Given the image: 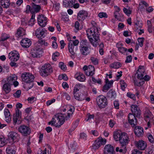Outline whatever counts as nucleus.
I'll return each instance as SVG.
<instances>
[{"label": "nucleus", "mask_w": 154, "mask_h": 154, "mask_svg": "<svg viewBox=\"0 0 154 154\" xmlns=\"http://www.w3.org/2000/svg\"><path fill=\"white\" fill-rule=\"evenodd\" d=\"M86 32L87 36L91 43L94 46L96 47L100 42L98 29L94 26L88 29Z\"/></svg>", "instance_id": "nucleus-1"}, {"label": "nucleus", "mask_w": 154, "mask_h": 154, "mask_svg": "<svg viewBox=\"0 0 154 154\" xmlns=\"http://www.w3.org/2000/svg\"><path fill=\"white\" fill-rule=\"evenodd\" d=\"M65 122V117L62 114H58L55 115L52 120L48 122L49 125L55 126L56 127L59 128Z\"/></svg>", "instance_id": "nucleus-2"}, {"label": "nucleus", "mask_w": 154, "mask_h": 154, "mask_svg": "<svg viewBox=\"0 0 154 154\" xmlns=\"http://www.w3.org/2000/svg\"><path fill=\"white\" fill-rule=\"evenodd\" d=\"M96 103L99 108L103 109L106 107L108 102L107 98L103 95L98 97L96 98Z\"/></svg>", "instance_id": "nucleus-3"}, {"label": "nucleus", "mask_w": 154, "mask_h": 154, "mask_svg": "<svg viewBox=\"0 0 154 154\" xmlns=\"http://www.w3.org/2000/svg\"><path fill=\"white\" fill-rule=\"evenodd\" d=\"M53 72L52 67L49 64H45L42 66L40 74L42 76H47Z\"/></svg>", "instance_id": "nucleus-4"}, {"label": "nucleus", "mask_w": 154, "mask_h": 154, "mask_svg": "<svg viewBox=\"0 0 154 154\" xmlns=\"http://www.w3.org/2000/svg\"><path fill=\"white\" fill-rule=\"evenodd\" d=\"M106 141L105 139H103L101 137H99L95 140L94 143L92 145V149L94 150L98 149L101 145L105 144Z\"/></svg>", "instance_id": "nucleus-5"}, {"label": "nucleus", "mask_w": 154, "mask_h": 154, "mask_svg": "<svg viewBox=\"0 0 154 154\" xmlns=\"http://www.w3.org/2000/svg\"><path fill=\"white\" fill-rule=\"evenodd\" d=\"M79 43V41L78 40H75L74 41L70 40L69 43L68 48L69 52L72 56L74 55L75 54V51L76 49H74L75 46H76L78 45Z\"/></svg>", "instance_id": "nucleus-6"}, {"label": "nucleus", "mask_w": 154, "mask_h": 154, "mask_svg": "<svg viewBox=\"0 0 154 154\" xmlns=\"http://www.w3.org/2000/svg\"><path fill=\"white\" fill-rule=\"evenodd\" d=\"M22 80L26 83H30V82H33L34 76L32 74L29 73L24 72L21 75Z\"/></svg>", "instance_id": "nucleus-7"}, {"label": "nucleus", "mask_w": 154, "mask_h": 154, "mask_svg": "<svg viewBox=\"0 0 154 154\" xmlns=\"http://www.w3.org/2000/svg\"><path fill=\"white\" fill-rule=\"evenodd\" d=\"M18 131L22 134L25 136H26L30 134L31 132L29 128L25 125H22L18 128Z\"/></svg>", "instance_id": "nucleus-8"}, {"label": "nucleus", "mask_w": 154, "mask_h": 154, "mask_svg": "<svg viewBox=\"0 0 154 154\" xmlns=\"http://www.w3.org/2000/svg\"><path fill=\"white\" fill-rule=\"evenodd\" d=\"M131 110L133 115L135 117H139L141 115V110L139 107L136 105H132L131 106Z\"/></svg>", "instance_id": "nucleus-9"}, {"label": "nucleus", "mask_w": 154, "mask_h": 154, "mask_svg": "<svg viewBox=\"0 0 154 154\" xmlns=\"http://www.w3.org/2000/svg\"><path fill=\"white\" fill-rule=\"evenodd\" d=\"M46 31L45 29L39 27L36 30L35 34L38 38H42L45 37L46 34Z\"/></svg>", "instance_id": "nucleus-10"}, {"label": "nucleus", "mask_w": 154, "mask_h": 154, "mask_svg": "<svg viewBox=\"0 0 154 154\" xmlns=\"http://www.w3.org/2000/svg\"><path fill=\"white\" fill-rule=\"evenodd\" d=\"M19 54L16 51H12L8 54V58L11 61H17L19 60Z\"/></svg>", "instance_id": "nucleus-11"}, {"label": "nucleus", "mask_w": 154, "mask_h": 154, "mask_svg": "<svg viewBox=\"0 0 154 154\" xmlns=\"http://www.w3.org/2000/svg\"><path fill=\"white\" fill-rule=\"evenodd\" d=\"M38 24L41 27H45L47 22V18L43 15H39L38 17Z\"/></svg>", "instance_id": "nucleus-12"}, {"label": "nucleus", "mask_w": 154, "mask_h": 154, "mask_svg": "<svg viewBox=\"0 0 154 154\" xmlns=\"http://www.w3.org/2000/svg\"><path fill=\"white\" fill-rule=\"evenodd\" d=\"M42 53L43 51L40 48H34L32 50L31 54L32 57L35 58L40 57L42 56Z\"/></svg>", "instance_id": "nucleus-13"}, {"label": "nucleus", "mask_w": 154, "mask_h": 154, "mask_svg": "<svg viewBox=\"0 0 154 154\" xmlns=\"http://www.w3.org/2000/svg\"><path fill=\"white\" fill-rule=\"evenodd\" d=\"M88 12L84 10H81L78 13L77 19L79 21H82L88 17Z\"/></svg>", "instance_id": "nucleus-14"}, {"label": "nucleus", "mask_w": 154, "mask_h": 154, "mask_svg": "<svg viewBox=\"0 0 154 154\" xmlns=\"http://www.w3.org/2000/svg\"><path fill=\"white\" fill-rule=\"evenodd\" d=\"M120 144H122L123 146L127 145L129 141V139L127 133H123V135L119 140Z\"/></svg>", "instance_id": "nucleus-15"}, {"label": "nucleus", "mask_w": 154, "mask_h": 154, "mask_svg": "<svg viewBox=\"0 0 154 154\" xmlns=\"http://www.w3.org/2000/svg\"><path fill=\"white\" fill-rule=\"evenodd\" d=\"M128 120L129 123L132 127H134L137 125V119L132 113L128 115Z\"/></svg>", "instance_id": "nucleus-16"}, {"label": "nucleus", "mask_w": 154, "mask_h": 154, "mask_svg": "<svg viewBox=\"0 0 154 154\" xmlns=\"http://www.w3.org/2000/svg\"><path fill=\"white\" fill-rule=\"evenodd\" d=\"M114 151V148L111 145H106L104 148V154H113Z\"/></svg>", "instance_id": "nucleus-17"}, {"label": "nucleus", "mask_w": 154, "mask_h": 154, "mask_svg": "<svg viewBox=\"0 0 154 154\" xmlns=\"http://www.w3.org/2000/svg\"><path fill=\"white\" fill-rule=\"evenodd\" d=\"M105 83V85L103 86V91L104 92L107 91L112 87L113 81L112 80L109 81L107 78L106 79Z\"/></svg>", "instance_id": "nucleus-18"}, {"label": "nucleus", "mask_w": 154, "mask_h": 154, "mask_svg": "<svg viewBox=\"0 0 154 154\" xmlns=\"http://www.w3.org/2000/svg\"><path fill=\"white\" fill-rule=\"evenodd\" d=\"M21 44L23 47L28 48L31 45V42L30 39L27 38H25L21 40Z\"/></svg>", "instance_id": "nucleus-19"}, {"label": "nucleus", "mask_w": 154, "mask_h": 154, "mask_svg": "<svg viewBox=\"0 0 154 154\" xmlns=\"http://www.w3.org/2000/svg\"><path fill=\"white\" fill-rule=\"evenodd\" d=\"M135 144L138 149L142 150L144 149L146 146V142L142 140H140L137 142H135Z\"/></svg>", "instance_id": "nucleus-20"}, {"label": "nucleus", "mask_w": 154, "mask_h": 154, "mask_svg": "<svg viewBox=\"0 0 154 154\" xmlns=\"http://www.w3.org/2000/svg\"><path fill=\"white\" fill-rule=\"evenodd\" d=\"M9 139L13 141H16L19 137L18 134L14 131H11L9 133L8 135Z\"/></svg>", "instance_id": "nucleus-21"}, {"label": "nucleus", "mask_w": 154, "mask_h": 154, "mask_svg": "<svg viewBox=\"0 0 154 154\" xmlns=\"http://www.w3.org/2000/svg\"><path fill=\"white\" fill-rule=\"evenodd\" d=\"M134 132L135 134L137 136H141L143 134V129L140 126H136L134 129Z\"/></svg>", "instance_id": "nucleus-22"}, {"label": "nucleus", "mask_w": 154, "mask_h": 154, "mask_svg": "<svg viewBox=\"0 0 154 154\" xmlns=\"http://www.w3.org/2000/svg\"><path fill=\"white\" fill-rule=\"evenodd\" d=\"M123 135V133H122L119 131H115L113 134V137L116 141L120 140L122 136Z\"/></svg>", "instance_id": "nucleus-23"}, {"label": "nucleus", "mask_w": 154, "mask_h": 154, "mask_svg": "<svg viewBox=\"0 0 154 154\" xmlns=\"http://www.w3.org/2000/svg\"><path fill=\"white\" fill-rule=\"evenodd\" d=\"M75 3V0H66L63 1V4L65 7H72Z\"/></svg>", "instance_id": "nucleus-24"}, {"label": "nucleus", "mask_w": 154, "mask_h": 154, "mask_svg": "<svg viewBox=\"0 0 154 154\" xmlns=\"http://www.w3.org/2000/svg\"><path fill=\"white\" fill-rule=\"evenodd\" d=\"M25 35V30L22 28L20 27L17 29L16 33L15 34L16 36L18 38H19Z\"/></svg>", "instance_id": "nucleus-25"}, {"label": "nucleus", "mask_w": 154, "mask_h": 154, "mask_svg": "<svg viewBox=\"0 0 154 154\" xmlns=\"http://www.w3.org/2000/svg\"><path fill=\"white\" fill-rule=\"evenodd\" d=\"M41 9V7L40 5H35L34 3L32 4L31 13L38 12Z\"/></svg>", "instance_id": "nucleus-26"}, {"label": "nucleus", "mask_w": 154, "mask_h": 154, "mask_svg": "<svg viewBox=\"0 0 154 154\" xmlns=\"http://www.w3.org/2000/svg\"><path fill=\"white\" fill-rule=\"evenodd\" d=\"M95 69L93 66L89 65L88 66V71L86 72V75L88 76H92L94 74Z\"/></svg>", "instance_id": "nucleus-27"}, {"label": "nucleus", "mask_w": 154, "mask_h": 154, "mask_svg": "<svg viewBox=\"0 0 154 154\" xmlns=\"http://www.w3.org/2000/svg\"><path fill=\"white\" fill-rule=\"evenodd\" d=\"M120 147H117L116 148V150L117 152H120L125 153L127 151L126 145L123 146L122 144H121Z\"/></svg>", "instance_id": "nucleus-28"}, {"label": "nucleus", "mask_w": 154, "mask_h": 154, "mask_svg": "<svg viewBox=\"0 0 154 154\" xmlns=\"http://www.w3.org/2000/svg\"><path fill=\"white\" fill-rule=\"evenodd\" d=\"M4 113L7 122H9L11 119V117L10 116L9 110L7 109H5L4 111Z\"/></svg>", "instance_id": "nucleus-29"}, {"label": "nucleus", "mask_w": 154, "mask_h": 154, "mask_svg": "<svg viewBox=\"0 0 154 154\" xmlns=\"http://www.w3.org/2000/svg\"><path fill=\"white\" fill-rule=\"evenodd\" d=\"M11 85L9 83H6L3 85V90L6 94H8L11 91Z\"/></svg>", "instance_id": "nucleus-30"}, {"label": "nucleus", "mask_w": 154, "mask_h": 154, "mask_svg": "<svg viewBox=\"0 0 154 154\" xmlns=\"http://www.w3.org/2000/svg\"><path fill=\"white\" fill-rule=\"evenodd\" d=\"M17 79V77L15 75H12L11 76H10L8 78V82L10 85H13V82L14 81L16 80Z\"/></svg>", "instance_id": "nucleus-31"}, {"label": "nucleus", "mask_w": 154, "mask_h": 154, "mask_svg": "<svg viewBox=\"0 0 154 154\" xmlns=\"http://www.w3.org/2000/svg\"><path fill=\"white\" fill-rule=\"evenodd\" d=\"M0 3L1 5L5 8H8L10 5L9 0H1Z\"/></svg>", "instance_id": "nucleus-32"}, {"label": "nucleus", "mask_w": 154, "mask_h": 154, "mask_svg": "<svg viewBox=\"0 0 154 154\" xmlns=\"http://www.w3.org/2000/svg\"><path fill=\"white\" fill-rule=\"evenodd\" d=\"M75 78L80 82H84L86 79L85 75L81 72L79 73V75L78 76H75Z\"/></svg>", "instance_id": "nucleus-33"}, {"label": "nucleus", "mask_w": 154, "mask_h": 154, "mask_svg": "<svg viewBox=\"0 0 154 154\" xmlns=\"http://www.w3.org/2000/svg\"><path fill=\"white\" fill-rule=\"evenodd\" d=\"M81 47L80 51L82 54L87 55L89 54L88 47Z\"/></svg>", "instance_id": "nucleus-34"}, {"label": "nucleus", "mask_w": 154, "mask_h": 154, "mask_svg": "<svg viewBox=\"0 0 154 154\" xmlns=\"http://www.w3.org/2000/svg\"><path fill=\"white\" fill-rule=\"evenodd\" d=\"M121 63L119 62H114L110 65L111 68L118 69L121 66Z\"/></svg>", "instance_id": "nucleus-35"}, {"label": "nucleus", "mask_w": 154, "mask_h": 154, "mask_svg": "<svg viewBox=\"0 0 154 154\" xmlns=\"http://www.w3.org/2000/svg\"><path fill=\"white\" fill-rule=\"evenodd\" d=\"M107 96L108 97L113 99L116 97V94L115 91L110 90L107 93Z\"/></svg>", "instance_id": "nucleus-36"}, {"label": "nucleus", "mask_w": 154, "mask_h": 154, "mask_svg": "<svg viewBox=\"0 0 154 154\" xmlns=\"http://www.w3.org/2000/svg\"><path fill=\"white\" fill-rule=\"evenodd\" d=\"M73 94L75 99L79 101H82L85 99V96L83 95L80 96L77 93Z\"/></svg>", "instance_id": "nucleus-37"}, {"label": "nucleus", "mask_w": 154, "mask_h": 154, "mask_svg": "<svg viewBox=\"0 0 154 154\" xmlns=\"http://www.w3.org/2000/svg\"><path fill=\"white\" fill-rule=\"evenodd\" d=\"M80 47H89L90 45L89 43L86 40H83L80 42Z\"/></svg>", "instance_id": "nucleus-38"}, {"label": "nucleus", "mask_w": 154, "mask_h": 154, "mask_svg": "<svg viewBox=\"0 0 154 154\" xmlns=\"http://www.w3.org/2000/svg\"><path fill=\"white\" fill-rule=\"evenodd\" d=\"M6 152L7 154H15V151L12 149L11 147H9L7 148L6 149Z\"/></svg>", "instance_id": "nucleus-39"}, {"label": "nucleus", "mask_w": 154, "mask_h": 154, "mask_svg": "<svg viewBox=\"0 0 154 154\" xmlns=\"http://www.w3.org/2000/svg\"><path fill=\"white\" fill-rule=\"evenodd\" d=\"M82 87V85L81 84H76L74 87L73 94L77 93V92Z\"/></svg>", "instance_id": "nucleus-40"}, {"label": "nucleus", "mask_w": 154, "mask_h": 154, "mask_svg": "<svg viewBox=\"0 0 154 154\" xmlns=\"http://www.w3.org/2000/svg\"><path fill=\"white\" fill-rule=\"evenodd\" d=\"M6 143V140L4 137H0V147L3 146Z\"/></svg>", "instance_id": "nucleus-41"}, {"label": "nucleus", "mask_w": 154, "mask_h": 154, "mask_svg": "<svg viewBox=\"0 0 154 154\" xmlns=\"http://www.w3.org/2000/svg\"><path fill=\"white\" fill-rule=\"evenodd\" d=\"M74 110V109L73 108H70L68 111V113L67 116L65 117V119L66 120L68 119L70 117V115L72 114Z\"/></svg>", "instance_id": "nucleus-42"}, {"label": "nucleus", "mask_w": 154, "mask_h": 154, "mask_svg": "<svg viewBox=\"0 0 154 154\" xmlns=\"http://www.w3.org/2000/svg\"><path fill=\"white\" fill-rule=\"evenodd\" d=\"M121 89L123 91H124L127 86V85L123 80H120V81Z\"/></svg>", "instance_id": "nucleus-43"}, {"label": "nucleus", "mask_w": 154, "mask_h": 154, "mask_svg": "<svg viewBox=\"0 0 154 154\" xmlns=\"http://www.w3.org/2000/svg\"><path fill=\"white\" fill-rule=\"evenodd\" d=\"M33 82H30V83H26L25 85V87L28 89H30L33 87Z\"/></svg>", "instance_id": "nucleus-44"}, {"label": "nucleus", "mask_w": 154, "mask_h": 154, "mask_svg": "<svg viewBox=\"0 0 154 154\" xmlns=\"http://www.w3.org/2000/svg\"><path fill=\"white\" fill-rule=\"evenodd\" d=\"M35 15L33 14L29 21V25L32 26L34 24Z\"/></svg>", "instance_id": "nucleus-45"}, {"label": "nucleus", "mask_w": 154, "mask_h": 154, "mask_svg": "<svg viewBox=\"0 0 154 154\" xmlns=\"http://www.w3.org/2000/svg\"><path fill=\"white\" fill-rule=\"evenodd\" d=\"M137 71L142 74H144V75L145 74V69L144 68V67L143 66H139V68L138 69Z\"/></svg>", "instance_id": "nucleus-46"}, {"label": "nucleus", "mask_w": 154, "mask_h": 154, "mask_svg": "<svg viewBox=\"0 0 154 154\" xmlns=\"http://www.w3.org/2000/svg\"><path fill=\"white\" fill-rule=\"evenodd\" d=\"M98 16L100 18H102L103 17L107 18L108 17L106 13L103 12L100 13L98 14Z\"/></svg>", "instance_id": "nucleus-47"}, {"label": "nucleus", "mask_w": 154, "mask_h": 154, "mask_svg": "<svg viewBox=\"0 0 154 154\" xmlns=\"http://www.w3.org/2000/svg\"><path fill=\"white\" fill-rule=\"evenodd\" d=\"M134 85L137 86H140L144 84L143 81H138L137 80L134 81Z\"/></svg>", "instance_id": "nucleus-48"}, {"label": "nucleus", "mask_w": 154, "mask_h": 154, "mask_svg": "<svg viewBox=\"0 0 154 154\" xmlns=\"http://www.w3.org/2000/svg\"><path fill=\"white\" fill-rule=\"evenodd\" d=\"M138 42V44L140 46L142 47L143 46V43L144 41V38H139L137 39Z\"/></svg>", "instance_id": "nucleus-49"}, {"label": "nucleus", "mask_w": 154, "mask_h": 154, "mask_svg": "<svg viewBox=\"0 0 154 154\" xmlns=\"http://www.w3.org/2000/svg\"><path fill=\"white\" fill-rule=\"evenodd\" d=\"M59 66L60 68L63 70H66V66L62 62H60L59 63Z\"/></svg>", "instance_id": "nucleus-50"}, {"label": "nucleus", "mask_w": 154, "mask_h": 154, "mask_svg": "<svg viewBox=\"0 0 154 154\" xmlns=\"http://www.w3.org/2000/svg\"><path fill=\"white\" fill-rule=\"evenodd\" d=\"M123 11L128 16H129L130 14L131 13V11L128 9L127 8H123Z\"/></svg>", "instance_id": "nucleus-51"}, {"label": "nucleus", "mask_w": 154, "mask_h": 154, "mask_svg": "<svg viewBox=\"0 0 154 154\" xmlns=\"http://www.w3.org/2000/svg\"><path fill=\"white\" fill-rule=\"evenodd\" d=\"M118 50L122 54H124L127 51V49L126 48L122 47L119 49Z\"/></svg>", "instance_id": "nucleus-52"}, {"label": "nucleus", "mask_w": 154, "mask_h": 154, "mask_svg": "<svg viewBox=\"0 0 154 154\" xmlns=\"http://www.w3.org/2000/svg\"><path fill=\"white\" fill-rule=\"evenodd\" d=\"M91 59L92 62L94 64L97 65L98 63V61L97 58L93 57H91Z\"/></svg>", "instance_id": "nucleus-53"}, {"label": "nucleus", "mask_w": 154, "mask_h": 154, "mask_svg": "<svg viewBox=\"0 0 154 154\" xmlns=\"http://www.w3.org/2000/svg\"><path fill=\"white\" fill-rule=\"evenodd\" d=\"M127 95L128 97L132 99L133 100H135L136 97L135 95L134 94H132L130 92H128L127 93Z\"/></svg>", "instance_id": "nucleus-54"}, {"label": "nucleus", "mask_w": 154, "mask_h": 154, "mask_svg": "<svg viewBox=\"0 0 154 154\" xmlns=\"http://www.w3.org/2000/svg\"><path fill=\"white\" fill-rule=\"evenodd\" d=\"M28 100L29 103H32L34 102V101L36 100V98L34 97H29L28 98Z\"/></svg>", "instance_id": "nucleus-55"}, {"label": "nucleus", "mask_w": 154, "mask_h": 154, "mask_svg": "<svg viewBox=\"0 0 154 154\" xmlns=\"http://www.w3.org/2000/svg\"><path fill=\"white\" fill-rule=\"evenodd\" d=\"M9 38V37L6 34H4L3 35L0 39L1 41H5L7 40V39L8 38Z\"/></svg>", "instance_id": "nucleus-56"}, {"label": "nucleus", "mask_w": 154, "mask_h": 154, "mask_svg": "<svg viewBox=\"0 0 154 154\" xmlns=\"http://www.w3.org/2000/svg\"><path fill=\"white\" fill-rule=\"evenodd\" d=\"M142 26V23H140L139 21L135 23V27L137 29L141 28Z\"/></svg>", "instance_id": "nucleus-57"}, {"label": "nucleus", "mask_w": 154, "mask_h": 154, "mask_svg": "<svg viewBox=\"0 0 154 154\" xmlns=\"http://www.w3.org/2000/svg\"><path fill=\"white\" fill-rule=\"evenodd\" d=\"M146 154H154V148L152 147L149 148Z\"/></svg>", "instance_id": "nucleus-58"}, {"label": "nucleus", "mask_w": 154, "mask_h": 154, "mask_svg": "<svg viewBox=\"0 0 154 154\" xmlns=\"http://www.w3.org/2000/svg\"><path fill=\"white\" fill-rule=\"evenodd\" d=\"M54 7L57 11H58L60 8V4L57 3H55L54 5Z\"/></svg>", "instance_id": "nucleus-59"}, {"label": "nucleus", "mask_w": 154, "mask_h": 154, "mask_svg": "<svg viewBox=\"0 0 154 154\" xmlns=\"http://www.w3.org/2000/svg\"><path fill=\"white\" fill-rule=\"evenodd\" d=\"M131 154H142V152L137 149H134Z\"/></svg>", "instance_id": "nucleus-60"}, {"label": "nucleus", "mask_w": 154, "mask_h": 154, "mask_svg": "<svg viewBox=\"0 0 154 154\" xmlns=\"http://www.w3.org/2000/svg\"><path fill=\"white\" fill-rule=\"evenodd\" d=\"M21 91L20 90H17L16 92L14 94L15 97L17 98L19 97L20 95Z\"/></svg>", "instance_id": "nucleus-61"}, {"label": "nucleus", "mask_w": 154, "mask_h": 154, "mask_svg": "<svg viewBox=\"0 0 154 154\" xmlns=\"http://www.w3.org/2000/svg\"><path fill=\"white\" fill-rule=\"evenodd\" d=\"M92 81L94 83H97L100 84L101 83V81L100 79H98V80H97L94 78L92 77Z\"/></svg>", "instance_id": "nucleus-62"}, {"label": "nucleus", "mask_w": 154, "mask_h": 154, "mask_svg": "<svg viewBox=\"0 0 154 154\" xmlns=\"http://www.w3.org/2000/svg\"><path fill=\"white\" fill-rule=\"evenodd\" d=\"M148 137L149 141L150 143H154V138L151 134L149 135Z\"/></svg>", "instance_id": "nucleus-63"}, {"label": "nucleus", "mask_w": 154, "mask_h": 154, "mask_svg": "<svg viewBox=\"0 0 154 154\" xmlns=\"http://www.w3.org/2000/svg\"><path fill=\"white\" fill-rule=\"evenodd\" d=\"M21 112L20 111V110L18 109H17L16 111V115L15 116L18 117L19 118L20 117Z\"/></svg>", "instance_id": "nucleus-64"}]
</instances>
